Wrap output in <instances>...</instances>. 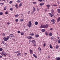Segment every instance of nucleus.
I'll return each mask as SVG.
<instances>
[{
  "label": "nucleus",
  "mask_w": 60,
  "mask_h": 60,
  "mask_svg": "<svg viewBox=\"0 0 60 60\" xmlns=\"http://www.w3.org/2000/svg\"><path fill=\"white\" fill-rule=\"evenodd\" d=\"M0 4L1 5H4V3H0Z\"/></svg>",
  "instance_id": "ea45409f"
},
{
  "label": "nucleus",
  "mask_w": 60,
  "mask_h": 60,
  "mask_svg": "<svg viewBox=\"0 0 60 60\" xmlns=\"http://www.w3.org/2000/svg\"><path fill=\"white\" fill-rule=\"evenodd\" d=\"M49 15H50L51 17H53V15H52L51 13H49Z\"/></svg>",
  "instance_id": "bb28decb"
},
{
  "label": "nucleus",
  "mask_w": 60,
  "mask_h": 60,
  "mask_svg": "<svg viewBox=\"0 0 60 60\" xmlns=\"http://www.w3.org/2000/svg\"><path fill=\"white\" fill-rule=\"evenodd\" d=\"M10 24V22H7V24H8V25H9Z\"/></svg>",
  "instance_id": "6e6d98bb"
},
{
  "label": "nucleus",
  "mask_w": 60,
  "mask_h": 60,
  "mask_svg": "<svg viewBox=\"0 0 60 60\" xmlns=\"http://www.w3.org/2000/svg\"><path fill=\"white\" fill-rule=\"evenodd\" d=\"M17 56H21V53H19L17 54Z\"/></svg>",
  "instance_id": "9d476101"
},
{
  "label": "nucleus",
  "mask_w": 60,
  "mask_h": 60,
  "mask_svg": "<svg viewBox=\"0 0 60 60\" xmlns=\"http://www.w3.org/2000/svg\"><path fill=\"white\" fill-rule=\"evenodd\" d=\"M20 21H21V22H22V21H24V19H20Z\"/></svg>",
  "instance_id": "c85d7f7f"
},
{
  "label": "nucleus",
  "mask_w": 60,
  "mask_h": 60,
  "mask_svg": "<svg viewBox=\"0 0 60 60\" xmlns=\"http://www.w3.org/2000/svg\"><path fill=\"white\" fill-rule=\"evenodd\" d=\"M9 38H10V37L9 36H8L6 38H3V39L4 40V41H6L9 40Z\"/></svg>",
  "instance_id": "f03ea898"
},
{
  "label": "nucleus",
  "mask_w": 60,
  "mask_h": 60,
  "mask_svg": "<svg viewBox=\"0 0 60 60\" xmlns=\"http://www.w3.org/2000/svg\"><path fill=\"white\" fill-rule=\"evenodd\" d=\"M26 55H27V53H25V56H26Z\"/></svg>",
  "instance_id": "4d7b16f0"
},
{
  "label": "nucleus",
  "mask_w": 60,
  "mask_h": 60,
  "mask_svg": "<svg viewBox=\"0 0 60 60\" xmlns=\"http://www.w3.org/2000/svg\"><path fill=\"white\" fill-rule=\"evenodd\" d=\"M18 21H19V19H15V21H16L17 22H18Z\"/></svg>",
  "instance_id": "e433bc0d"
},
{
  "label": "nucleus",
  "mask_w": 60,
  "mask_h": 60,
  "mask_svg": "<svg viewBox=\"0 0 60 60\" xmlns=\"http://www.w3.org/2000/svg\"><path fill=\"white\" fill-rule=\"evenodd\" d=\"M21 15H22V17H23V14H22Z\"/></svg>",
  "instance_id": "338daca9"
},
{
  "label": "nucleus",
  "mask_w": 60,
  "mask_h": 60,
  "mask_svg": "<svg viewBox=\"0 0 60 60\" xmlns=\"http://www.w3.org/2000/svg\"><path fill=\"white\" fill-rule=\"evenodd\" d=\"M53 6H56L57 5H56L54 4L53 5Z\"/></svg>",
  "instance_id": "5fc2aeb1"
},
{
  "label": "nucleus",
  "mask_w": 60,
  "mask_h": 60,
  "mask_svg": "<svg viewBox=\"0 0 60 60\" xmlns=\"http://www.w3.org/2000/svg\"><path fill=\"white\" fill-rule=\"evenodd\" d=\"M54 38H55L54 37H51V40H53L54 39Z\"/></svg>",
  "instance_id": "aec40b11"
},
{
  "label": "nucleus",
  "mask_w": 60,
  "mask_h": 60,
  "mask_svg": "<svg viewBox=\"0 0 60 60\" xmlns=\"http://www.w3.org/2000/svg\"><path fill=\"white\" fill-rule=\"evenodd\" d=\"M5 14H8V11H6L5 12Z\"/></svg>",
  "instance_id": "de8ad7c7"
},
{
  "label": "nucleus",
  "mask_w": 60,
  "mask_h": 60,
  "mask_svg": "<svg viewBox=\"0 0 60 60\" xmlns=\"http://www.w3.org/2000/svg\"><path fill=\"white\" fill-rule=\"evenodd\" d=\"M56 60H60V57H57L55 58Z\"/></svg>",
  "instance_id": "1a4fd4ad"
},
{
  "label": "nucleus",
  "mask_w": 60,
  "mask_h": 60,
  "mask_svg": "<svg viewBox=\"0 0 60 60\" xmlns=\"http://www.w3.org/2000/svg\"><path fill=\"white\" fill-rule=\"evenodd\" d=\"M31 40H29V43H30V42H31Z\"/></svg>",
  "instance_id": "69168bd1"
},
{
  "label": "nucleus",
  "mask_w": 60,
  "mask_h": 60,
  "mask_svg": "<svg viewBox=\"0 0 60 60\" xmlns=\"http://www.w3.org/2000/svg\"><path fill=\"white\" fill-rule=\"evenodd\" d=\"M9 36L10 37H12L13 36V34H10L9 35Z\"/></svg>",
  "instance_id": "393cba45"
},
{
  "label": "nucleus",
  "mask_w": 60,
  "mask_h": 60,
  "mask_svg": "<svg viewBox=\"0 0 60 60\" xmlns=\"http://www.w3.org/2000/svg\"><path fill=\"white\" fill-rule=\"evenodd\" d=\"M58 43H60V39H59V40H58Z\"/></svg>",
  "instance_id": "09e8293b"
},
{
  "label": "nucleus",
  "mask_w": 60,
  "mask_h": 60,
  "mask_svg": "<svg viewBox=\"0 0 60 60\" xmlns=\"http://www.w3.org/2000/svg\"><path fill=\"white\" fill-rule=\"evenodd\" d=\"M12 3V1H11L9 2V3L10 4H11Z\"/></svg>",
  "instance_id": "c9c22d12"
},
{
  "label": "nucleus",
  "mask_w": 60,
  "mask_h": 60,
  "mask_svg": "<svg viewBox=\"0 0 60 60\" xmlns=\"http://www.w3.org/2000/svg\"><path fill=\"white\" fill-rule=\"evenodd\" d=\"M40 27L41 28H48L49 27V25L48 24L43 25H41Z\"/></svg>",
  "instance_id": "f257e3e1"
},
{
  "label": "nucleus",
  "mask_w": 60,
  "mask_h": 60,
  "mask_svg": "<svg viewBox=\"0 0 60 60\" xmlns=\"http://www.w3.org/2000/svg\"><path fill=\"white\" fill-rule=\"evenodd\" d=\"M57 22L58 23L60 21V17H59L58 18H57Z\"/></svg>",
  "instance_id": "20e7f679"
},
{
  "label": "nucleus",
  "mask_w": 60,
  "mask_h": 60,
  "mask_svg": "<svg viewBox=\"0 0 60 60\" xmlns=\"http://www.w3.org/2000/svg\"><path fill=\"white\" fill-rule=\"evenodd\" d=\"M34 24L36 25H38V22H35Z\"/></svg>",
  "instance_id": "f3484780"
},
{
  "label": "nucleus",
  "mask_w": 60,
  "mask_h": 60,
  "mask_svg": "<svg viewBox=\"0 0 60 60\" xmlns=\"http://www.w3.org/2000/svg\"><path fill=\"white\" fill-rule=\"evenodd\" d=\"M2 56H1V55H0V58H2Z\"/></svg>",
  "instance_id": "0e129e2a"
},
{
  "label": "nucleus",
  "mask_w": 60,
  "mask_h": 60,
  "mask_svg": "<svg viewBox=\"0 0 60 60\" xmlns=\"http://www.w3.org/2000/svg\"><path fill=\"white\" fill-rule=\"evenodd\" d=\"M33 44V46H34V47H35L36 46V43H34Z\"/></svg>",
  "instance_id": "c756f323"
},
{
  "label": "nucleus",
  "mask_w": 60,
  "mask_h": 60,
  "mask_svg": "<svg viewBox=\"0 0 60 60\" xmlns=\"http://www.w3.org/2000/svg\"><path fill=\"white\" fill-rule=\"evenodd\" d=\"M57 12L58 13H60V9H57Z\"/></svg>",
  "instance_id": "ddd939ff"
},
{
  "label": "nucleus",
  "mask_w": 60,
  "mask_h": 60,
  "mask_svg": "<svg viewBox=\"0 0 60 60\" xmlns=\"http://www.w3.org/2000/svg\"><path fill=\"white\" fill-rule=\"evenodd\" d=\"M10 10H11V11H12V8H10Z\"/></svg>",
  "instance_id": "8fccbe9b"
},
{
  "label": "nucleus",
  "mask_w": 60,
  "mask_h": 60,
  "mask_svg": "<svg viewBox=\"0 0 60 60\" xmlns=\"http://www.w3.org/2000/svg\"><path fill=\"white\" fill-rule=\"evenodd\" d=\"M2 36H5V34L4 33H3L2 34Z\"/></svg>",
  "instance_id": "2f4dec72"
},
{
  "label": "nucleus",
  "mask_w": 60,
  "mask_h": 60,
  "mask_svg": "<svg viewBox=\"0 0 60 60\" xmlns=\"http://www.w3.org/2000/svg\"><path fill=\"white\" fill-rule=\"evenodd\" d=\"M17 52V53H20V51H18Z\"/></svg>",
  "instance_id": "680f3d73"
},
{
  "label": "nucleus",
  "mask_w": 60,
  "mask_h": 60,
  "mask_svg": "<svg viewBox=\"0 0 60 60\" xmlns=\"http://www.w3.org/2000/svg\"><path fill=\"white\" fill-rule=\"evenodd\" d=\"M38 1L40 2H41L42 1V0H38Z\"/></svg>",
  "instance_id": "bf43d9fd"
},
{
  "label": "nucleus",
  "mask_w": 60,
  "mask_h": 60,
  "mask_svg": "<svg viewBox=\"0 0 60 60\" xmlns=\"http://www.w3.org/2000/svg\"><path fill=\"white\" fill-rule=\"evenodd\" d=\"M33 56L35 57V58H37V56L36 55H35V54H33Z\"/></svg>",
  "instance_id": "4468645a"
},
{
  "label": "nucleus",
  "mask_w": 60,
  "mask_h": 60,
  "mask_svg": "<svg viewBox=\"0 0 60 60\" xmlns=\"http://www.w3.org/2000/svg\"><path fill=\"white\" fill-rule=\"evenodd\" d=\"M22 5V3H20L19 5V7H21V6Z\"/></svg>",
  "instance_id": "a211bd4d"
},
{
  "label": "nucleus",
  "mask_w": 60,
  "mask_h": 60,
  "mask_svg": "<svg viewBox=\"0 0 60 60\" xmlns=\"http://www.w3.org/2000/svg\"><path fill=\"white\" fill-rule=\"evenodd\" d=\"M45 34L46 35H48V33H45Z\"/></svg>",
  "instance_id": "13d9d810"
},
{
  "label": "nucleus",
  "mask_w": 60,
  "mask_h": 60,
  "mask_svg": "<svg viewBox=\"0 0 60 60\" xmlns=\"http://www.w3.org/2000/svg\"><path fill=\"white\" fill-rule=\"evenodd\" d=\"M30 54H33V51L31 49L30 50Z\"/></svg>",
  "instance_id": "39448f33"
},
{
  "label": "nucleus",
  "mask_w": 60,
  "mask_h": 60,
  "mask_svg": "<svg viewBox=\"0 0 60 60\" xmlns=\"http://www.w3.org/2000/svg\"><path fill=\"white\" fill-rule=\"evenodd\" d=\"M35 36L36 38H38L39 37V35L38 34H35Z\"/></svg>",
  "instance_id": "6e6552de"
},
{
  "label": "nucleus",
  "mask_w": 60,
  "mask_h": 60,
  "mask_svg": "<svg viewBox=\"0 0 60 60\" xmlns=\"http://www.w3.org/2000/svg\"><path fill=\"white\" fill-rule=\"evenodd\" d=\"M29 24L30 25H32V23H31V21H30L29 22Z\"/></svg>",
  "instance_id": "58836bf2"
},
{
  "label": "nucleus",
  "mask_w": 60,
  "mask_h": 60,
  "mask_svg": "<svg viewBox=\"0 0 60 60\" xmlns=\"http://www.w3.org/2000/svg\"><path fill=\"white\" fill-rule=\"evenodd\" d=\"M3 50V49L2 48H0V51H2Z\"/></svg>",
  "instance_id": "4c0bfd02"
},
{
  "label": "nucleus",
  "mask_w": 60,
  "mask_h": 60,
  "mask_svg": "<svg viewBox=\"0 0 60 60\" xmlns=\"http://www.w3.org/2000/svg\"><path fill=\"white\" fill-rule=\"evenodd\" d=\"M51 12L52 14H54V10L53 9H52L51 10Z\"/></svg>",
  "instance_id": "423d86ee"
},
{
  "label": "nucleus",
  "mask_w": 60,
  "mask_h": 60,
  "mask_svg": "<svg viewBox=\"0 0 60 60\" xmlns=\"http://www.w3.org/2000/svg\"><path fill=\"white\" fill-rule=\"evenodd\" d=\"M32 25L31 24H28V26L29 27H31V26Z\"/></svg>",
  "instance_id": "7c9ffc66"
},
{
  "label": "nucleus",
  "mask_w": 60,
  "mask_h": 60,
  "mask_svg": "<svg viewBox=\"0 0 60 60\" xmlns=\"http://www.w3.org/2000/svg\"><path fill=\"white\" fill-rule=\"evenodd\" d=\"M56 49H57V48H58V46L56 45Z\"/></svg>",
  "instance_id": "603ef678"
},
{
  "label": "nucleus",
  "mask_w": 60,
  "mask_h": 60,
  "mask_svg": "<svg viewBox=\"0 0 60 60\" xmlns=\"http://www.w3.org/2000/svg\"><path fill=\"white\" fill-rule=\"evenodd\" d=\"M38 49L39 51H41V48L40 47Z\"/></svg>",
  "instance_id": "dca6fc26"
},
{
  "label": "nucleus",
  "mask_w": 60,
  "mask_h": 60,
  "mask_svg": "<svg viewBox=\"0 0 60 60\" xmlns=\"http://www.w3.org/2000/svg\"><path fill=\"white\" fill-rule=\"evenodd\" d=\"M6 7H7L6 6H5L4 7V8H6Z\"/></svg>",
  "instance_id": "e2e57ef3"
},
{
  "label": "nucleus",
  "mask_w": 60,
  "mask_h": 60,
  "mask_svg": "<svg viewBox=\"0 0 60 60\" xmlns=\"http://www.w3.org/2000/svg\"><path fill=\"white\" fill-rule=\"evenodd\" d=\"M17 3H20V1L19 0H18L17 1Z\"/></svg>",
  "instance_id": "72a5a7b5"
},
{
  "label": "nucleus",
  "mask_w": 60,
  "mask_h": 60,
  "mask_svg": "<svg viewBox=\"0 0 60 60\" xmlns=\"http://www.w3.org/2000/svg\"><path fill=\"white\" fill-rule=\"evenodd\" d=\"M39 11V8H38L37 9V11Z\"/></svg>",
  "instance_id": "c03bdc74"
},
{
  "label": "nucleus",
  "mask_w": 60,
  "mask_h": 60,
  "mask_svg": "<svg viewBox=\"0 0 60 60\" xmlns=\"http://www.w3.org/2000/svg\"><path fill=\"white\" fill-rule=\"evenodd\" d=\"M41 31H42V32H44L45 31V30L44 29H43L41 30Z\"/></svg>",
  "instance_id": "5701e85b"
},
{
  "label": "nucleus",
  "mask_w": 60,
  "mask_h": 60,
  "mask_svg": "<svg viewBox=\"0 0 60 60\" xmlns=\"http://www.w3.org/2000/svg\"><path fill=\"white\" fill-rule=\"evenodd\" d=\"M46 6H47L48 8H49L50 7V5L49 4L46 5Z\"/></svg>",
  "instance_id": "b1692460"
},
{
  "label": "nucleus",
  "mask_w": 60,
  "mask_h": 60,
  "mask_svg": "<svg viewBox=\"0 0 60 60\" xmlns=\"http://www.w3.org/2000/svg\"><path fill=\"white\" fill-rule=\"evenodd\" d=\"M49 36H52V34L51 32L49 33Z\"/></svg>",
  "instance_id": "6ab92c4d"
},
{
  "label": "nucleus",
  "mask_w": 60,
  "mask_h": 60,
  "mask_svg": "<svg viewBox=\"0 0 60 60\" xmlns=\"http://www.w3.org/2000/svg\"><path fill=\"white\" fill-rule=\"evenodd\" d=\"M43 46L44 47H45L46 46V44H43Z\"/></svg>",
  "instance_id": "3c124183"
},
{
  "label": "nucleus",
  "mask_w": 60,
  "mask_h": 60,
  "mask_svg": "<svg viewBox=\"0 0 60 60\" xmlns=\"http://www.w3.org/2000/svg\"><path fill=\"white\" fill-rule=\"evenodd\" d=\"M5 53V52L4 51H2V53L1 54L2 56H4V54Z\"/></svg>",
  "instance_id": "f8f14e48"
},
{
  "label": "nucleus",
  "mask_w": 60,
  "mask_h": 60,
  "mask_svg": "<svg viewBox=\"0 0 60 60\" xmlns=\"http://www.w3.org/2000/svg\"><path fill=\"white\" fill-rule=\"evenodd\" d=\"M4 45H5V46H7V44L5 43L4 44Z\"/></svg>",
  "instance_id": "052dcab7"
},
{
  "label": "nucleus",
  "mask_w": 60,
  "mask_h": 60,
  "mask_svg": "<svg viewBox=\"0 0 60 60\" xmlns=\"http://www.w3.org/2000/svg\"><path fill=\"white\" fill-rule=\"evenodd\" d=\"M31 42L32 43H33V44L34 43H36V41H35V40H32L31 41Z\"/></svg>",
  "instance_id": "9b49d317"
},
{
  "label": "nucleus",
  "mask_w": 60,
  "mask_h": 60,
  "mask_svg": "<svg viewBox=\"0 0 60 60\" xmlns=\"http://www.w3.org/2000/svg\"><path fill=\"white\" fill-rule=\"evenodd\" d=\"M34 33H31L30 34V35L31 36H33V35H34Z\"/></svg>",
  "instance_id": "412c9836"
},
{
  "label": "nucleus",
  "mask_w": 60,
  "mask_h": 60,
  "mask_svg": "<svg viewBox=\"0 0 60 60\" xmlns=\"http://www.w3.org/2000/svg\"><path fill=\"white\" fill-rule=\"evenodd\" d=\"M27 38L29 39H32L33 37H32L29 36L27 37Z\"/></svg>",
  "instance_id": "0eeeda50"
},
{
  "label": "nucleus",
  "mask_w": 60,
  "mask_h": 60,
  "mask_svg": "<svg viewBox=\"0 0 60 60\" xmlns=\"http://www.w3.org/2000/svg\"><path fill=\"white\" fill-rule=\"evenodd\" d=\"M18 4H16L15 5V6L16 9H18Z\"/></svg>",
  "instance_id": "2eb2a0df"
},
{
  "label": "nucleus",
  "mask_w": 60,
  "mask_h": 60,
  "mask_svg": "<svg viewBox=\"0 0 60 60\" xmlns=\"http://www.w3.org/2000/svg\"><path fill=\"white\" fill-rule=\"evenodd\" d=\"M22 33H21V34L22 35H23L24 34V33H23L22 32Z\"/></svg>",
  "instance_id": "49530a36"
},
{
  "label": "nucleus",
  "mask_w": 60,
  "mask_h": 60,
  "mask_svg": "<svg viewBox=\"0 0 60 60\" xmlns=\"http://www.w3.org/2000/svg\"><path fill=\"white\" fill-rule=\"evenodd\" d=\"M19 16V15L17 14L15 15V18H18Z\"/></svg>",
  "instance_id": "4be33fe9"
},
{
  "label": "nucleus",
  "mask_w": 60,
  "mask_h": 60,
  "mask_svg": "<svg viewBox=\"0 0 60 60\" xmlns=\"http://www.w3.org/2000/svg\"><path fill=\"white\" fill-rule=\"evenodd\" d=\"M44 5V3H40V5L41 6H42V5Z\"/></svg>",
  "instance_id": "a878e982"
},
{
  "label": "nucleus",
  "mask_w": 60,
  "mask_h": 60,
  "mask_svg": "<svg viewBox=\"0 0 60 60\" xmlns=\"http://www.w3.org/2000/svg\"><path fill=\"white\" fill-rule=\"evenodd\" d=\"M33 4H36V2H33Z\"/></svg>",
  "instance_id": "37998d69"
},
{
  "label": "nucleus",
  "mask_w": 60,
  "mask_h": 60,
  "mask_svg": "<svg viewBox=\"0 0 60 60\" xmlns=\"http://www.w3.org/2000/svg\"><path fill=\"white\" fill-rule=\"evenodd\" d=\"M3 14V13L2 12H1L0 13V15H2Z\"/></svg>",
  "instance_id": "f704fd0d"
},
{
  "label": "nucleus",
  "mask_w": 60,
  "mask_h": 60,
  "mask_svg": "<svg viewBox=\"0 0 60 60\" xmlns=\"http://www.w3.org/2000/svg\"><path fill=\"white\" fill-rule=\"evenodd\" d=\"M2 43H3V44H4V41H3L2 42Z\"/></svg>",
  "instance_id": "864d4df0"
},
{
  "label": "nucleus",
  "mask_w": 60,
  "mask_h": 60,
  "mask_svg": "<svg viewBox=\"0 0 60 60\" xmlns=\"http://www.w3.org/2000/svg\"><path fill=\"white\" fill-rule=\"evenodd\" d=\"M17 33H18V34H20V31H17Z\"/></svg>",
  "instance_id": "79ce46f5"
},
{
  "label": "nucleus",
  "mask_w": 60,
  "mask_h": 60,
  "mask_svg": "<svg viewBox=\"0 0 60 60\" xmlns=\"http://www.w3.org/2000/svg\"><path fill=\"white\" fill-rule=\"evenodd\" d=\"M32 12H31V14H33V13H34V11H31Z\"/></svg>",
  "instance_id": "a18cd8bd"
},
{
  "label": "nucleus",
  "mask_w": 60,
  "mask_h": 60,
  "mask_svg": "<svg viewBox=\"0 0 60 60\" xmlns=\"http://www.w3.org/2000/svg\"><path fill=\"white\" fill-rule=\"evenodd\" d=\"M50 48L51 49H52V48H53V47H52V45L50 44Z\"/></svg>",
  "instance_id": "473e14b6"
},
{
  "label": "nucleus",
  "mask_w": 60,
  "mask_h": 60,
  "mask_svg": "<svg viewBox=\"0 0 60 60\" xmlns=\"http://www.w3.org/2000/svg\"><path fill=\"white\" fill-rule=\"evenodd\" d=\"M15 53H17V51L15 52Z\"/></svg>",
  "instance_id": "774afa93"
},
{
  "label": "nucleus",
  "mask_w": 60,
  "mask_h": 60,
  "mask_svg": "<svg viewBox=\"0 0 60 60\" xmlns=\"http://www.w3.org/2000/svg\"><path fill=\"white\" fill-rule=\"evenodd\" d=\"M33 11H36V10H35V8H33Z\"/></svg>",
  "instance_id": "cd10ccee"
},
{
  "label": "nucleus",
  "mask_w": 60,
  "mask_h": 60,
  "mask_svg": "<svg viewBox=\"0 0 60 60\" xmlns=\"http://www.w3.org/2000/svg\"><path fill=\"white\" fill-rule=\"evenodd\" d=\"M7 55V54H6V53L5 52V53L3 55H4V56H6V55Z\"/></svg>",
  "instance_id": "a19ab883"
},
{
  "label": "nucleus",
  "mask_w": 60,
  "mask_h": 60,
  "mask_svg": "<svg viewBox=\"0 0 60 60\" xmlns=\"http://www.w3.org/2000/svg\"><path fill=\"white\" fill-rule=\"evenodd\" d=\"M51 22H53V23H52V24H55V21L54 19H53L51 20Z\"/></svg>",
  "instance_id": "7ed1b4c3"
}]
</instances>
